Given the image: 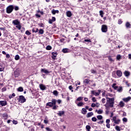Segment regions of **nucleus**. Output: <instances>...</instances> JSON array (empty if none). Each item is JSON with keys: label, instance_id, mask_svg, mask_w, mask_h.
<instances>
[{"label": "nucleus", "instance_id": "17", "mask_svg": "<svg viewBox=\"0 0 131 131\" xmlns=\"http://www.w3.org/2000/svg\"><path fill=\"white\" fill-rule=\"evenodd\" d=\"M41 72H43L44 73H49V71H48L47 70H46L45 69H42L41 70Z\"/></svg>", "mask_w": 131, "mask_h": 131}, {"label": "nucleus", "instance_id": "25", "mask_svg": "<svg viewBox=\"0 0 131 131\" xmlns=\"http://www.w3.org/2000/svg\"><path fill=\"white\" fill-rule=\"evenodd\" d=\"M21 25H20V24L16 25V28H17V29L18 30H21Z\"/></svg>", "mask_w": 131, "mask_h": 131}, {"label": "nucleus", "instance_id": "61", "mask_svg": "<svg viewBox=\"0 0 131 131\" xmlns=\"http://www.w3.org/2000/svg\"><path fill=\"white\" fill-rule=\"evenodd\" d=\"M52 20L53 21V22H55V21H56V17H52Z\"/></svg>", "mask_w": 131, "mask_h": 131}, {"label": "nucleus", "instance_id": "29", "mask_svg": "<svg viewBox=\"0 0 131 131\" xmlns=\"http://www.w3.org/2000/svg\"><path fill=\"white\" fill-rule=\"evenodd\" d=\"M117 91L119 92V93H121L122 92V88L121 86H120L118 89Z\"/></svg>", "mask_w": 131, "mask_h": 131}, {"label": "nucleus", "instance_id": "31", "mask_svg": "<svg viewBox=\"0 0 131 131\" xmlns=\"http://www.w3.org/2000/svg\"><path fill=\"white\" fill-rule=\"evenodd\" d=\"M17 91L18 92H23L24 90H23V88L22 87H19L17 89Z\"/></svg>", "mask_w": 131, "mask_h": 131}, {"label": "nucleus", "instance_id": "37", "mask_svg": "<svg viewBox=\"0 0 131 131\" xmlns=\"http://www.w3.org/2000/svg\"><path fill=\"white\" fill-rule=\"evenodd\" d=\"M82 99H83V97H79L77 99L76 101H82Z\"/></svg>", "mask_w": 131, "mask_h": 131}, {"label": "nucleus", "instance_id": "63", "mask_svg": "<svg viewBox=\"0 0 131 131\" xmlns=\"http://www.w3.org/2000/svg\"><path fill=\"white\" fill-rule=\"evenodd\" d=\"M91 73H96V71L94 70H91Z\"/></svg>", "mask_w": 131, "mask_h": 131}, {"label": "nucleus", "instance_id": "34", "mask_svg": "<svg viewBox=\"0 0 131 131\" xmlns=\"http://www.w3.org/2000/svg\"><path fill=\"white\" fill-rule=\"evenodd\" d=\"M43 30H42V29H40L39 30V33L40 34H43Z\"/></svg>", "mask_w": 131, "mask_h": 131}, {"label": "nucleus", "instance_id": "56", "mask_svg": "<svg viewBox=\"0 0 131 131\" xmlns=\"http://www.w3.org/2000/svg\"><path fill=\"white\" fill-rule=\"evenodd\" d=\"M46 129L47 130H48V131H52V129H50L49 127H47L46 128Z\"/></svg>", "mask_w": 131, "mask_h": 131}, {"label": "nucleus", "instance_id": "4", "mask_svg": "<svg viewBox=\"0 0 131 131\" xmlns=\"http://www.w3.org/2000/svg\"><path fill=\"white\" fill-rule=\"evenodd\" d=\"M101 30L102 32H107V31L108 30V28L107 27V26L105 25H102Z\"/></svg>", "mask_w": 131, "mask_h": 131}, {"label": "nucleus", "instance_id": "1", "mask_svg": "<svg viewBox=\"0 0 131 131\" xmlns=\"http://www.w3.org/2000/svg\"><path fill=\"white\" fill-rule=\"evenodd\" d=\"M106 103L104 104L105 108H112L114 105V98H106Z\"/></svg>", "mask_w": 131, "mask_h": 131}, {"label": "nucleus", "instance_id": "35", "mask_svg": "<svg viewBox=\"0 0 131 131\" xmlns=\"http://www.w3.org/2000/svg\"><path fill=\"white\" fill-rule=\"evenodd\" d=\"M99 13H100V15L101 16V17L102 18H103V15H104V12H103V11H100Z\"/></svg>", "mask_w": 131, "mask_h": 131}, {"label": "nucleus", "instance_id": "5", "mask_svg": "<svg viewBox=\"0 0 131 131\" xmlns=\"http://www.w3.org/2000/svg\"><path fill=\"white\" fill-rule=\"evenodd\" d=\"M92 94H93V95H95L96 96H99L100 95V94H101V90H98V92H96L95 91H92L91 92Z\"/></svg>", "mask_w": 131, "mask_h": 131}, {"label": "nucleus", "instance_id": "28", "mask_svg": "<svg viewBox=\"0 0 131 131\" xmlns=\"http://www.w3.org/2000/svg\"><path fill=\"white\" fill-rule=\"evenodd\" d=\"M44 123H45V124L49 123V121L48 120V118H47V117L45 118V119L44 120Z\"/></svg>", "mask_w": 131, "mask_h": 131}, {"label": "nucleus", "instance_id": "38", "mask_svg": "<svg viewBox=\"0 0 131 131\" xmlns=\"http://www.w3.org/2000/svg\"><path fill=\"white\" fill-rule=\"evenodd\" d=\"M62 52H63V53H68V49L65 48V49H62Z\"/></svg>", "mask_w": 131, "mask_h": 131}, {"label": "nucleus", "instance_id": "40", "mask_svg": "<svg viewBox=\"0 0 131 131\" xmlns=\"http://www.w3.org/2000/svg\"><path fill=\"white\" fill-rule=\"evenodd\" d=\"M121 59V55L120 54L117 56V60H120Z\"/></svg>", "mask_w": 131, "mask_h": 131}, {"label": "nucleus", "instance_id": "18", "mask_svg": "<svg viewBox=\"0 0 131 131\" xmlns=\"http://www.w3.org/2000/svg\"><path fill=\"white\" fill-rule=\"evenodd\" d=\"M77 105L78 107H81L84 105V103L83 102H79Z\"/></svg>", "mask_w": 131, "mask_h": 131}, {"label": "nucleus", "instance_id": "14", "mask_svg": "<svg viewBox=\"0 0 131 131\" xmlns=\"http://www.w3.org/2000/svg\"><path fill=\"white\" fill-rule=\"evenodd\" d=\"M52 13L53 15H55L56 14H59V10H55L53 9L52 11Z\"/></svg>", "mask_w": 131, "mask_h": 131}, {"label": "nucleus", "instance_id": "53", "mask_svg": "<svg viewBox=\"0 0 131 131\" xmlns=\"http://www.w3.org/2000/svg\"><path fill=\"white\" fill-rule=\"evenodd\" d=\"M53 22H54V21H53V20L52 19H50L49 20V23L50 24H52L53 23Z\"/></svg>", "mask_w": 131, "mask_h": 131}, {"label": "nucleus", "instance_id": "36", "mask_svg": "<svg viewBox=\"0 0 131 131\" xmlns=\"http://www.w3.org/2000/svg\"><path fill=\"white\" fill-rule=\"evenodd\" d=\"M108 58L109 61H110L111 62H114V59H113V58H112L111 57L109 56Z\"/></svg>", "mask_w": 131, "mask_h": 131}, {"label": "nucleus", "instance_id": "32", "mask_svg": "<svg viewBox=\"0 0 131 131\" xmlns=\"http://www.w3.org/2000/svg\"><path fill=\"white\" fill-rule=\"evenodd\" d=\"M46 50H47L48 51H50V50H52V47H51V46H48L46 47Z\"/></svg>", "mask_w": 131, "mask_h": 131}, {"label": "nucleus", "instance_id": "59", "mask_svg": "<svg viewBox=\"0 0 131 131\" xmlns=\"http://www.w3.org/2000/svg\"><path fill=\"white\" fill-rule=\"evenodd\" d=\"M113 121H114V122H115V121H116L117 120V119H116V117H114L113 118Z\"/></svg>", "mask_w": 131, "mask_h": 131}, {"label": "nucleus", "instance_id": "64", "mask_svg": "<svg viewBox=\"0 0 131 131\" xmlns=\"http://www.w3.org/2000/svg\"><path fill=\"white\" fill-rule=\"evenodd\" d=\"M6 58L9 59L10 58V54H6Z\"/></svg>", "mask_w": 131, "mask_h": 131}, {"label": "nucleus", "instance_id": "2", "mask_svg": "<svg viewBox=\"0 0 131 131\" xmlns=\"http://www.w3.org/2000/svg\"><path fill=\"white\" fill-rule=\"evenodd\" d=\"M13 10H14V6L9 5L6 8V13H7V14H11V13L13 12Z\"/></svg>", "mask_w": 131, "mask_h": 131}, {"label": "nucleus", "instance_id": "10", "mask_svg": "<svg viewBox=\"0 0 131 131\" xmlns=\"http://www.w3.org/2000/svg\"><path fill=\"white\" fill-rule=\"evenodd\" d=\"M52 59H56L57 57V55H58V53L57 52H52Z\"/></svg>", "mask_w": 131, "mask_h": 131}, {"label": "nucleus", "instance_id": "30", "mask_svg": "<svg viewBox=\"0 0 131 131\" xmlns=\"http://www.w3.org/2000/svg\"><path fill=\"white\" fill-rule=\"evenodd\" d=\"M53 105L52 102H48L47 103V106H49L50 107H53Z\"/></svg>", "mask_w": 131, "mask_h": 131}, {"label": "nucleus", "instance_id": "15", "mask_svg": "<svg viewBox=\"0 0 131 131\" xmlns=\"http://www.w3.org/2000/svg\"><path fill=\"white\" fill-rule=\"evenodd\" d=\"M124 74L126 77H127V76H129L130 73L128 71H125L124 73Z\"/></svg>", "mask_w": 131, "mask_h": 131}, {"label": "nucleus", "instance_id": "60", "mask_svg": "<svg viewBox=\"0 0 131 131\" xmlns=\"http://www.w3.org/2000/svg\"><path fill=\"white\" fill-rule=\"evenodd\" d=\"M106 126L107 127V128H110V124H106Z\"/></svg>", "mask_w": 131, "mask_h": 131}, {"label": "nucleus", "instance_id": "39", "mask_svg": "<svg viewBox=\"0 0 131 131\" xmlns=\"http://www.w3.org/2000/svg\"><path fill=\"white\" fill-rule=\"evenodd\" d=\"M20 59V57L18 55H16L15 56V60H18Z\"/></svg>", "mask_w": 131, "mask_h": 131}, {"label": "nucleus", "instance_id": "8", "mask_svg": "<svg viewBox=\"0 0 131 131\" xmlns=\"http://www.w3.org/2000/svg\"><path fill=\"white\" fill-rule=\"evenodd\" d=\"M117 75L119 77H121V76H122V72H121V71H117Z\"/></svg>", "mask_w": 131, "mask_h": 131}, {"label": "nucleus", "instance_id": "57", "mask_svg": "<svg viewBox=\"0 0 131 131\" xmlns=\"http://www.w3.org/2000/svg\"><path fill=\"white\" fill-rule=\"evenodd\" d=\"M84 41H85L86 42H91V39H85Z\"/></svg>", "mask_w": 131, "mask_h": 131}, {"label": "nucleus", "instance_id": "54", "mask_svg": "<svg viewBox=\"0 0 131 131\" xmlns=\"http://www.w3.org/2000/svg\"><path fill=\"white\" fill-rule=\"evenodd\" d=\"M13 124H17L18 123V122L17 121L14 120L12 121Z\"/></svg>", "mask_w": 131, "mask_h": 131}, {"label": "nucleus", "instance_id": "7", "mask_svg": "<svg viewBox=\"0 0 131 131\" xmlns=\"http://www.w3.org/2000/svg\"><path fill=\"white\" fill-rule=\"evenodd\" d=\"M12 23L14 25H18V24H20V21L18 19H15L12 21Z\"/></svg>", "mask_w": 131, "mask_h": 131}, {"label": "nucleus", "instance_id": "3", "mask_svg": "<svg viewBox=\"0 0 131 131\" xmlns=\"http://www.w3.org/2000/svg\"><path fill=\"white\" fill-rule=\"evenodd\" d=\"M19 102L20 103H24V102H26V99L23 96H20L19 97Z\"/></svg>", "mask_w": 131, "mask_h": 131}, {"label": "nucleus", "instance_id": "45", "mask_svg": "<svg viewBox=\"0 0 131 131\" xmlns=\"http://www.w3.org/2000/svg\"><path fill=\"white\" fill-rule=\"evenodd\" d=\"M129 26H130V24H129V23L127 22L126 23V27H127V28H128V27H129Z\"/></svg>", "mask_w": 131, "mask_h": 131}, {"label": "nucleus", "instance_id": "43", "mask_svg": "<svg viewBox=\"0 0 131 131\" xmlns=\"http://www.w3.org/2000/svg\"><path fill=\"white\" fill-rule=\"evenodd\" d=\"M52 102L53 105H56V99H52Z\"/></svg>", "mask_w": 131, "mask_h": 131}, {"label": "nucleus", "instance_id": "33", "mask_svg": "<svg viewBox=\"0 0 131 131\" xmlns=\"http://www.w3.org/2000/svg\"><path fill=\"white\" fill-rule=\"evenodd\" d=\"M110 107H105L106 111H105V113L106 114H109V109Z\"/></svg>", "mask_w": 131, "mask_h": 131}, {"label": "nucleus", "instance_id": "21", "mask_svg": "<svg viewBox=\"0 0 131 131\" xmlns=\"http://www.w3.org/2000/svg\"><path fill=\"white\" fill-rule=\"evenodd\" d=\"M53 95H54V96H56L57 97V96H58V95L59 94V93H58V91L55 90L53 91Z\"/></svg>", "mask_w": 131, "mask_h": 131}, {"label": "nucleus", "instance_id": "6", "mask_svg": "<svg viewBox=\"0 0 131 131\" xmlns=\"http://www.w3.org/2000/svg\"><path fill=\"white\" fill-rule=\"evenodd\" d=\"M39 88L41 91H45V90H47V87L43 84H40Z\"/></svg>", "mask_w": 131, "mask_h": 131}, {"label": "nucleus", "instance_id": "51", "mask_svg": "<svg viewBox=\"0 0 131 131\" xmlns=\"http://www.w3.org/2000/svg\"><path fill=\"white\" fill-rule=\"evenodd\" d=\"M96 105L95 103H92L91 104V107H92V108H95V107H96Z\"/></svg>", "mask_w": 131, "mask_h": 131}, {"label": "nucleus", "instance_id": "12", "mask_svg": "<svg viewBox=\"0 0 131 131\" xmlns=\"http://www.w3.org/2000/svg\"><path fill=\"white\" fill-rule=\"evenodd\" d=\"M0 105H1V106H6V105H7V101H0Z\"/></svg>", "mask_w": 131, "mask_h": 131}, {"label": "nucleus", "instance_id": "16", "mask_svg": "<svg viewBox=\"0 0 131 131\" xmlns=\"http://www.w3.org/2000/svg\"><path fill=\"white\" fill-rule=\"evenodd\" d=\"M96 112H97L98 114H102L103 113V110H96Z\"/></svg>", "mask_w": 131, "mask_h": 131}, {"label": "nucleus", "instance_id": "41", "mask_svg": "<svg viewBox=\"0 0 131 131\" xmlns=\"http://www.w3.org/2000/svg\"><path fill=\"white\" fill-rule=\"evenodd\" d=\"M101 102H102V104H105L106 103V99L102 98L101 100Z\"/></svg>", "mask_w": 131, "mask_h": 131}, {"label": "nucleus", "instance_id": "13", "mask_svg": "<svg viewBox=\"0 0 131 131\" xmlns=\"http://www.w3.org/2000/svg\"><path fill=\"white\" fill-rule=\"evenodd\" d=\"M65 113L64 111H59L58 113H57L58 116H62V115H64V114Z\"/></svg>", "mask_w": 131, "mask_h": 131}, {"label": "nucleus", "instance_id": "22", "mask_svg": "<svg viewBox=\"0 0 131 131\" xmlns=\"http://www.w3.org/2000/svg\"><path fill=\"white\" fill-rule=\"evenodd\" d=\"M86 112H87V111H86V110L85 109V108H82V114H86Z\"/></svg>", "mask_w": 131, "mask_h": 131}, {"label": "nucleus", "instance_id": "55", "mask_svg": "<svg viewBox=\"0 0 131 131\" xmlns=\"http://www.w3.org/2000/svg\"><path fill=\"white\" fill-rule=\"evenodd\" d=\"M14 10L15 11H18L19 10V7L18 6H15V8H14Z\"/></svg>", "mask_w": 131, "mask_h": 131}, {"label": "nucleus", "instance_id": "44", "mask_svg": "<svg viewBox=\"0 0 131 131\" xmlns=\"http://www.w3.org/2000/svg\"><path fill=\"white\" fill-rule=\"evenodd\" d=\"M86 128L88 131H90V129H91V126L90 125H86Z\"/></svg>", "mask_w": 131, "mask_h": 131}, {"label": "nucleus", "instance_id": "9", "mask_svg": "<svg viewBox=\"0 0 131 131\" xmlns=\"http://www.w3.org/2000/svg\"><path fill=\"white\" fill-rule=\"evenodd\" d=\"M66 15L67 17H70L72 16V13L70 11H68L66 12Z\"/></svg>", "mask_w": 131, "mask_h": 131}, {"label": "nucleus", "instance_id": "27", "mask_svg": "<svg viewBox=\"0 0 131 131\" xmlns=\"http://www.w3.org/2000/svg\"><path fill=\"white\" fill-rule=\"evenodd\" d=\"M97 117L99 120H102V119H103V116H102L101 115H98L97 116Z\"/></svg>", "mask_w": 131, "mask_h": 131}, {"label": "nucleus", "instance_id": "48", "mask_svg": "<svg viewBox=\"0 0 131 131\" xmlns=\"http://www.w3.org/2000/svg\"><path fill=\"white\" fill-rule=\"evenodd\" d=\"M4 67H3L2 65L0 64V71H4Z\"/></svg>", "mask_w": 131, "mask_h": 131}, {"label": "nucleus", "instance_id": "58", "mask_svg": "<svg viewBox=\"0 0 131 131\" xmlns=\"http://www.w3.org/2000/svg\"><path fill=\"white\" fill-rule=\"evenodd\" d=\"M106 124L110 123V119H106Z\"/></svg>", "mask_w": 131, "mask_h": 131}, {"label": "nucleus", "instance_id": "23", "mask_svg": "<svg viewBox=\"0 0 131 131\" xmlns=\"http://www.w3.org/2000/svg\"><path fill=\"white\" fill-rule=\"evenodd\" d=\"M112 87H113L115 90H117V89H118V86H116V83H114V84H113Z\"/></svg>", "mask_w": 131, "mask_h": 131}, {"label": "nucleus", "instance_id": "52", "mask_svg": "<svg viewBox=\"0 0 131 131\" xmlns=\"http://www.w3.org/2000/svg\"><path fill=\"white\" fill-rule=\"evenodd\" d=\"M92 101L93 102H97V99H96V97H93Z\"/></svg>", "mask_w": 131, "mask_h": 131}, {"label": "nucleus", "instance_id": "11", "mask_svg": "<svg viewBox=\"0 0 131 131\" xmlns=\"http://www.w3.org/2000/svg\"><path fill=\"white\" fill-rule=\"evenodd\" d=\"M123 101L124 102H128L130 100H131V97H128L127 98H124L122 99Z\"/></svg>", "mask_w": 131, "mask_h": 131}, {"label": "nucleus", "instance_id": "47", "mask_svg": "<svg viewBox=\"0 0 131 131\" xmlns=\"http://www.w3.org/2000/svg\"><path fill=\"white\" fill-rule=\"evenodd\" d=\"M92 121L96 122V121H97V118L96 117H93L92 118Z\"/></svg>", "mask_w": 131, "mask_h": 131}, {"label": "nucleus", "instance_id": "46", "mask_svg": "<svg viewBox=\"0 0 131 131\" xmlns=\"http://www.w3.org/2000/svg\"><path fill=\"white\" fill-rule=\"evenodd\" d=\"M26 34H27V35H30V34H31V33H30V32H29V31H26Z\"/></svg>", "mask_w": 131, "mask_h": 131}, {"label": "nucleus", "instance_id": "19", "mask_svg": "<svg viewBox=\"0 0 131 131\" xmlns=\"http://www.w3.org/2000/svg\"><path fill=\"white\" fill-rule=\"evenodd\" d=\"M90 81H91V80H90V79H85L83 81V82H84V83L88 84V83H90Z\"/></svg>", "mask_w": 131, "mask_h": 131}, {"label": "nucleus", "instance_id": "26", "mask_svg": "<svg viewBox=\"0 0 131 131\" xmlns=\"http://www.w3.org/2000/svg\"><path fill=\"white\" fill-rule=\"evenodd\" d=\"M115 123H116V124H119L120 122V119H117L116 121H115Z\"/></svg>", "mask_w": 131, "mask_h": 131}, {"label": "nucleus", "instance_id": "20", "mask_svg": "<svg viewBox=\"0 0 131 131\" xmlns=\"http://www.w3.org/2000/svg\"><path fill=\"white\" fill-rule=\"evenodd\" d=\"M94 115V113L93 112L89 113L87 114V117H91V116H93Z\"/></svg>", "mask_w": 131, "mask_h": 131}, {"label": "nucleus", "instance_id": "24", "mask_svg": "<svg viewBox=\"0 0 131 131\" xmlns=\"http://www.w3.org/2000/svg\"><path fill=\"white\" fill-rule=\"evenodd\" d=\"M119 105L120 107H123L124 106V103H123V101H120Z\"/></svg>", "mask_w": 131, "mask_h": 131}, {"label": "nucleus", "instance_id": "62", "mask_svg": "<svg viewBox=\"0 0 131 131\" xmlns=\"http://www.w3.org/2000/svg\"><path fill=\"white\" fill-rule=\"evenodd\" d=\"M122 24V21H121V19H119L118 20V24Z\"/></svg>", "mask_w": 131, "mask_h": 131}, {"label": "nucleus", "instance_id": "50", "mask_svg": "<svg viewBox=\"0 0 131 131\" xmlns=\"http://www.w3.org/2000/svg\"><path fill=\"white\" fill-rule=\"evenodd\" d=\"M2 92H6L7 91V88L6 87H4L2 88Z\"/></svg>", "mask_w": 131, "mask_h": 131}, {"label": "nucleus", "instance_id": "42", "mask_svg": "<svg viewBox=\"0 0 131 131\" xmlns=\"http://www.w3.org/2000/svg\"><path fill=\"white\" fill-rule=\"evenodd\" d=\"M115 128L117 131H120V127L118 126H116Z\"/></svg>", "mask_w": 131, "mask_h": 131}, {"label": "nucleus", "instance_id": "49", "mask_svg": "<svg viewBox=\"0 0 131 131\" xmlns=\"http://www.w3.org/2000/svg\"><path fill=\"white\" fill-rule=\"evenodd\" d=\"M123 122H127V119L126 118H123Z\"/></svg>", "mask_w": 131, "mask_h": 131}]
</instances>
